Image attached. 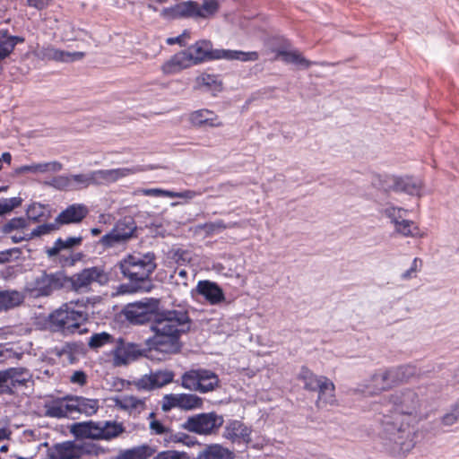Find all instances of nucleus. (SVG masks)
Here are the masks:
<instances>
[{
	"mask_svg": "<svg viewBox=\"0 0 459 459\" xmlns=\"http://www.w3.org/2000/svg\"><path fill=\"white\" fill-rule=\"evenodd\" d=\"M191 319L183 307L164 309L158 312L152 323L154 335L146 341L150 349L174 353L179 349V338L191 328Z\"/></svg>",
	"mask_w": 459,
	"mask_h": 459,
	"instance_id": "nucleus-1",
	"label": "nucleus"
},
{
	"mask_svg": "<svg viewBox=\"0 0 459 459\" xmlns=\"http://www.w3.org/2000/svg\"><path fill=\"white\" fill-rule=\"evenodd\" d=\"M377 420L380 424L379 438L385 449L397 456L405 455L415 446V432L412 420L383 411Z\"/></svg>",
	"mask_w": 459,
	"mask_h": 459,
	"instance_id": "nucleus-2",
	"label": "nucleus"
},
{
	"mask_svg": "<svg viewBox=\"0 0 459 459\" xmlns=\"http://www.w3.org/2000/svg\"><path fill=\"white\" fill-rule=\"evenodd\" d=\"M117 266L125 279L130 282L138 283L140 289L144 292L152 289L150 276L157 267L156 257L153 253L127 255L117 263Z\"/></svg>",
	"mask_w": 459,
	"mask_h": 459,
	"instance_id": "nucleus-3",
	"label": "nucleus"
},
{
	"mask_svg": "<svg viewBox=\"0 0 459 459\" xmlns=\"http://www.w3.org/2000/svg\"><path fill=\"white\" fill-rule=\"evenodd\" d=\"M87 320V307L82 300L65 303L49 316V322L54 330L64 334L81 333L80 328Z\"/></svg>",
	"mask_w": 459,
	"mask_h": 459,
	"instance_id": "nucleus-4",
	"label": "nucleus"
},
{
	"mask_svg": "<svg viewBox=\"0 0 459 459\" xmlns=\"http://www.w3.org/2000/svg\"><path fill=\"white\" fill-rule=\"evenodd\" d=\"M186 50L194 65L211 59L255 61L259 57L257 52L255 51L213 49L212 42L205 39L195 42Z\"/></svg>",
	"mask_w": 459,
	"mask_h": 459,
	"instance_id": "nucleus-5",
	"label": "nucleus"
},
{
	"mask_svg": "<svg viewBox=\"0 0 459 459\" xmlns=\"http://www.w3.org/2000/svg\"><path fill=\"white\" fill-rule=\"evenodd\" d=\"M143 170V169L139 166L98 169L87 173L74 174L71 180H73L74 190H81L90 186L109 185Z\"/></svg>",
	"mask_w": 459,
	"mask_h": 459,
	"instance_id": "nucleus-6",
	"label": "nucleus"
},
{
	"mask_svg": "<svg viewBox=\"0 0 459 459\" xmlns=\"http://www.w3.org/2000/svg\"><path fill=\"white\" fill-rule=\"evenodd\" d=\"M125 432L122 423L114 420L82 421L71 426V433L77 438L111 440Z\"/></svg>",
	"mask_w": 459,
	"mask_h": 459,
	"instance_id": "nucleus-7",
	"label": "nucleus"
},
{
	"mask_svg": "<svg viewBox=\"0 0 459 459\" xmlns=\"http://www.w3.org/2000/svg\"><path fill=\"white\" fill-rule=\"evenodd\" d=\"M67 281L68 278L62 272L48 273L42 271L27 282L25 291L33 298L48 297L54 291L61 290Z\"/></svg>",
	"mask_w": 459,
	"mask_h": 459,
	"instance_id": "nucleus-8",
	"label": "nucleus"
},
{
	"mask_svg": "<svg viewBox=\"0 0 459 459\" xmlns=\"http://www.w3.org/2000/svg\"><path fill=\"white\" fill-rule=\"evenodd\" d=\"M420 407L418 394L411 389H403L392 394L390 404L385 410V412L397 413L407 420L416 422Z\"/></svg>",
	"mask_w": 459,
	"mask_h": 459,
	"instance_id": "nucleus-9",
	"label": "nucleus"
},
{
	"mask_svg": "<svg viewBox=\"0 0 459 459\" xmlns=\"http://www.w3.org/2000/svg\"><path fill=\"white\" fill-rule=\"evenodd\" d=\"M218 376L205 368L190 369L182 376V386L202 394L212 392L219 385Z\"/></svg>",
	"mask_w": 459,
	"mask_h": 459,
	"instance_id": "nucleus-10",
	"label": "nucleus"
},
{
	"mask_svg": "<svg viewBox=\"0 0 459 459\" xmlns=\"http://www.w3.org/2000/svg\"><path fill=\"white\" fill-rule=\"evenodd\" d=\"M223 423V417L212 411L190 416L181 426L182 429L188 432L208 436L216 433Z\"/></svg>",
	"mask_w": 459,
	"mask_h": 459,
	"instance_id": "nucleus-11",
	"label": "nucleus"
},
{
	"mask_svg": "<svg viewBox=\"0 0 459 459\" xmlns=\"http://www.w3.org/2000/svg\"><path fill=\"white\" fill-rule=\"evenodd\" d=\"M135 229L136 226L134 220L125 218L119 221L109 233L104 235L100 238V243L108 248L114 247L130 239Z\"/></svg>",
	"mask_w": 459,
	"mask_h": 459,
	"instance_id": "nucleus-12",
	"label": "nucleus"
},
{
	"mask_svg": "<svg viewBox=\"0 0 459 459\" xmlns=\"http://www.w3.org/2000/svg\"><path fill=\"white\" fill-rule=\"evenodd\" d=\"M143 353L144 351L138 344L117 338L111 351L113 365L117 367L127 365L142 357Z\"/></svg>",
	"mask_w": 459,
	"mask_h": 459,
	"instance_id": "nucleus-13",
	"label": "nucleus"
},
{
	"mask_svg": "<svg viewBox=\"0 0 459 459\" xmlns=\"http://www.w3.org/2000/svg\"><path fill=\"white\" fill-rule=\"evenodd\" d=\"M69 281L76 291L87 290L93 282L104 285L108 281V275L98 266L85 268L80 273L72 276Z\"/></svg>",
	"mask_w": 459,
	"mask_h": 459,
	"instance_id": "nucleus-14",
	"label": "nucleus"
},
{
	"mask_svg": "<svg viewBox=\"0 0 459 459\" xmlns=\"http://www.w3.org/2000/svg\"><path fill=\"white\" fill-rule=\"evenodd\" d=\"M91 453L89 446L73 441L57 443L48 450L49 459H80L83 455Z\"/></svg>",
	"mask_w": 459,
	"mask_h": 459,
	"instance_id": "nucleus-15",
	"label": "nucleus"
},
{
	"mask_svg": "<svg viewBox=\"0 0 459 459\" xmlns=\"http://www.w3.org/2000/svg\"><path fill=\"white\" fill-rule=\"evenodd\" d=\"M388 188L396 193L420 196L423 182L420 178L413 176H392L388 178Z\"/></svg>",
	"mask_w": 459,
	"mask_h": 459,
	"instance_id": "nucleus-16",
	"label": "nucleus"
},
{
	"mask_svg": "<svg viewBox=\"0 0 459 459\" xmlns=\"http://www.w3.org/2000/svg\"><path fill=\"white\" fill-rule=\"evenodd\" d=\"M153 306L149 300L129 303L124 309L126 318L134 325H143L152 319Z\"/></svg>",
	"mask_w": 459,
	"mask_h": 459,
	"instance_id": "nucleus-17",
	"label": "nucleus"
},
{
	"mask_svg": "<svg viewBox=\"0 0 459 459\" xmlns=\"http://www.w3.org/2000/svg\"><path fill=\"white\" fill-rule=\"evenodd\" d=\"M252 429L243 421L230 420L227 421L222 437L232 443L248 444L251 441Z\"/></svg>",
	"mask_w": 459,
	"mask_h": 459,
	"instance_id": "nucleus-18",
	"label": "nucleus"
},
{
	"mask_svg": "<svg viewBox=\"0 0 459 459\" xmlns=\"http://www.w3.org/2000/svg\"><path fill=\"white\" fill-rule=\"evenodd\" d=\"M173 378L174 373L172 371L168 369L157 370L143 376L135 382V385L138 389L152 390L171 383Z\"/></svg>",
	"mask_w": 459,
	"mask_h": 459,
	"instance_id": "nucleus-19",
	"label": "nucleus"
},
{
	"mask_svg": "<svg viewBox=\"0 0 459 459\" xmlns=\"http://www.w3.org/2000/svg\"><path fill=\"white\" fill-rule=\"evenodd\" d=\"M82 241V237H69L66 239L57 238L53 247L46 249V254L48 258L58 257L60 263L65 265L72 264L73 261H70L69 256L65 254H62L63 251H68L74 247L80 246Z\"/></svg>",
	"mask_w": 459,
	"mask_h": 459,
	"instance_id": "nucleus-20",
	"label": "nucleus"
},
{
	"mask_svg": "<svg viewBox=\"0 0 459 459\" xmlns=\"http://www.w3.org/2000/svg\"><path fill=\"white\" fill-rule=\"evenodd\" d=\"M198 3L195 1H185L171 7L164 8L161 15L165 18H198Z\"/></svg>",
	"mask_w": 459,
	"mask_h": 459,
	"instance_id": "nucleus-21",
	"label": "nucleus"
},
{
	"mask_svg": "<svg viewBox=\"0 0 459 459\" xmlns=\"http://www.w3.org/2000/svg\"><path fill=\"white\" fill-rule=\"evenodd\" d=\"M196 290L211 305H218L225 300L222 289L215 282L210 281H200L197 283Z\"/></svg>",
	"mask_w": 459,
	"mask_h": 459,
	"instance_id": "nucleus-22",
	"label": "nucleus"
},
{
	"mask_svg": "<svg viewBox=\"0 0 459 459\" xmlns=\"http://www.w3.org/2000/svg\"><path fill=\"white\" fill-rule=\"evenodd\" d=\"M88 213L89 209L85 204H74L61 212L56 218L61 225L79 223L87 216Z\"/></svg>",
	"mask_w": 459,
	"mask_h": 459,
	"instance_id": "nucleus-23",
	"label": "nucleus"
},
{
	"mask_svg": "<svg viewBox=\"0 0 459 459\" xmlns=\"http://www.w3.org/2000/svg\"><path fill=\"white\" fill-rule=\"evenodd\" d=\"M194 65L187 55L186 50L180 51L172 56L161 66V70L165 74H174L183 69Z\"/></svg>",
	"mask_w": 459,
	"mask_h": 459,
	"instance_id": "nucleus-24",
	"label": "nucleus"
},
{
	"mask_svg": "<svg viewBox=\"0 0 459 459\" xmlns=\"http://www.w3.org/2000/svg\"><path fill=\"white\" fill-rule=\"evenodd\" d=\"M189 121L195 126H209L212 127H220L223 125L213 111L206 108L192 112L189 115Z\"/></svg>",
	"mask_w": 459,
	"mask_h": 459,
	"instance_id": "nucleus-25",
	"label": "nucleus"
},
{
	"mask_svg": "<svg viewBox=\"0 0 459 459\" xmlns=\"http://www.w3.org/2000/svg\"><path fill=\"white\" fill-rule=\"evenodd\" d=\"M63 169V165L56 160L41 163H32L30 165H24L15 169V174H45V173H56Z\"/></svg>",
	"mask_w": 459,
	"mask_h": 459,
	"instance_id": "nucleus-26",
	"label": "nucleus"
},
{
	"mask_svg": "<svg viewBox=\"0 0 459 459\" xmlns=\"http://www.w3.org/2000/svg\"><path fill=\"white\" fill-rule=\"evenodd\" d=\"M234 452L221 444H211L200 451L195 459H234Z\"/></svg>",
	"mask_w": 459,
	"mask_h": 459,
	"instance_id": "nucleus-27",
	"label": "nucleus"
},
{
	"mask_svg": "<svg viewBox=\"0 0 459 459\" xmlns=\"http://www.w3.org/2000/svg\"><path fill=\"white\" fill-rule=\"evenodd\" d=\"M115 404L119 409L129 412L130 414H139L145 410V399L138 398L134 395L125 394L115 400Z\"/></svg>",
	"mask_w": 459,
	"mask_h": 459,
	"instance_id": "nucleus-28",
	"label": "nucleus"
},
{
	"mask_svg": "<svg viewBox=\"0 0 459 459\" xmlns=\"http://www.w3.org/2000/svg\"><path fill=\"white\" fill-rule=\"evenodd\" d=\"M42 55L47 59L66 63L80 60L84 56L83 52H68L52 47L44 48Z\"/></svg>",
	"mask_w": 459,
	"mask_h": 459,
	"instance_id": "nucleus-29",
	"label": "nucleus"
},
{
	"mask_svg": "<svg viewBox=\"0 0 459 459\" xmlns=\"http://www.w3.org/2000/svg\"><path fill=\"white\" fill-rule=\"evenodd\" d=\"M73 412V403L71 397L54 401L47 406V415L54 418L67 417Z\"/></svg>",
	"mask_w": 459,
	"mask_h": 459,
	"instance_id": "nucleus-30",
	"label": "nucleus"
},
{
	"mask_svg": "<svg viewBox=\"0 0 459 459\" xmlns=\"http://www.w3.org/2000/svg\"><path fill=\"white\" fill-rule=\"evenodd\" d=\"M25 299L23 293L15 290H0V312L21 305Z\"/></svg>",
	"mask_w": 459,
	"mask_h": 459,
	"instance_id": "nucleus-31",
	"label": "nucleus"
},
{
	"mask_svg": "<svg viewBox=\"0 0 459 459\" xmlns=\"http://www.w3.org/2000/svg\"><path fill=\"white\" fill-rule=\"evenodd\" d=\"M71 399L74 412L77 411L91 416L95 414L99 409L97 399H89L82 396H73Z\"/></svg>",
	"mask_w": 459,
	"mask_h": 459,
	"instance_id": "nucleus-32",
	"label": "nucleus"
},
{
	"mask_svg": "<svg viewBox=\"0 0 459 459\" xmlns=\"http://www.w3.org/2000/svg\"><path fill=\"white\" fill-rule=\"evenodd\" d=\"M316 391L318 392V398L316 403L318 408L327 404H334V385L330 379L326 377Z\"/></svg>",
	"mask_w": 459,
	"mask_h": 459,
	"instance_id": "nucleus-33",
	"label": "nucleus"
},
{
	"mask_svg": "<svg viewBox=\"0 0 459 459\" xmlns=\"http://www.w3.org/2000/svg\"><path fill=\"white\" fill-rule=\"evenodd\" d=\"M155 450L148 445H141L130 449L122 450L116 459H148Z\"/></svg>",
	"mask_w": 459,
	"mask_h": 459,
	"instance_id": "nucleus-34",
	"label": "nucleus"
},
{
	"mask_svg": "<svg viewBox=\"0 0 459 459\" xmlns=\"http://www.w3.org/2000/svg\"><path fill=\"white\" fill-rule=\"evenodd\" d=\"M277 57H281L287 64H293L300 68H308L311 65V62L307 60L297 49H279Z\"/></svg>",
	"mask_w": 459,
	"mask_h": 459,
	"instance_id": "nucleus-35",
	"label": "nucleus"
},
{
	"mask_svg": "<svg viewBox=\"0 0 459 459\" xmlns=\"http://www.w3.org/2000/svg\"><path fill=\"white\" fill-rule=\"evenodd\" d=\"M299 379L303 382L304 388L308 391H316L320 386L321 383L326 378L324 376H316L315 375L309 368L307 367H302L299 373Z\"/></svg>",
	"mask_w": 459,
	"mask_h": 459,
	"instance_id": "nucleus-36",
	"label": "nucleus"
},
{
	"mask_svg": "<svg viewBox=\"0 0 459 459\" xmlns=\"http://www.w3.org/2000/svg\"><path fill=\"white\" fill-rule=\"evenodd\" d=\"M22 41V38L11 36L6 31L0 30V59L8 56L16 44Z\"/></svg>",
	"mask_w": 459,
	"mask_h": 459,
	"instance_id": "nucleus-37",
	"label": "nucleus"
},
{
	"mask_svg": "<svg viewBox=\"0 0 459 459\" xmlns=\"http://www.w3.org/2000/svg\"><path fill=\"white\" fill-rule=\"evenodd\" d=\"M117 339L107 332L93 333L88 341V346L92 350H98L106 345H115Z\"/></svg>",
	"mask_w": 459,
	"mask_h": 459,
	"instance_id": "nucleus-38",
	"label": "nucleus"
},
{
	"mask_svg": "<svg viewBox=\"0 0 459 459\" xmlns=\"http://www.w3.org/2000/svg\"><path fill=\"white\" fill-rule=\"evenodd\" d=\"M178 398L176 401L178 404V408L184 410H193L200 408L203 404V400L196 394H177Z\"/></svg>",
	"mask_w": 459,
	"mask_h": 459,
	"instance_id": "nucleus-39",
	"label": "nucleus"
},
{
	"mask_svg": "<svg viewBox=\"0 0 459 459\" xmlns=\"http://www.w3.org/2000/svg\"><path fill=\"white\" fill-rule=\"evenodd\" d=\"M221 0H204L202 4H198L197 17L207 19L213 16L219 10Z\"/></svg>",
	"mask_w": 459,
	"mask_h": 459,
	"instance_id": "nucleus-40",
	"label": "nucleus"
},
{
	"mask_svg": "<svg viewBox=\"0 0 459 459\" xmlns=\"http://www.w3.org/2000/svg\"><path fill=\"white\" fill-rule=\"evenodd\" d=\"M395 230L405 237L419 236V229L413 221L408 220H394Z\"/></svg>",
	"mask_w": 459,
	"mask_h": 459,
	"instance_id": "nucleus-41",
	"label": "nucleus"
},
{
	"mask_svg": "<svg viewBox=\"0 0 459 459\" xmlns=\"http://www.w3.org/2000/svg\"><path fill=\"white\" fill-rule=\"evenodd\" d=\"M371 384H372L374 390L370 391V393H377V392H380V391H384V390L391 388L387 382V378H386L384 369H380V370L377 371L372 376Z\"/></svg>",
	"mask_w": 459,
	"mask_h": 459,
	"instance_id": "nucleus-42",
	"label": "nucleus"
},
{
	"mask_svg": "<svg viewBox=\"0 0 459 459\" xmlns=\"http://www.w3.org/2000/svg\"><path fill=\"white\" fill-rule=\"evenodd\" d=\"M399 384L409 381L417 374L416 368L411 365L394 367Z\"/></svg>",
	"mask_w": 459,
	"mask_h": 459,
	"instance_id": "nucleus-43",
	"label": "nucleus"
},
{
	"mask_svg": "<svg viewBox=\"0 0 459 459\" xmlns=\"http://www.w3.org/2000/svg\"><path fill=\"white\" fill-rule=\"evenodd\" d=\"M199 82L213 91H221V82L213 74H203L198 78Z\"/></svg>",
	"mask_w": 459,
	"mask_h": 459,
	"instance_id": "nucleus-44",
	"label": "nucleus"
},
{
	"mask_svg": "<svg viewBox=\"0 0 459 459\" xmlns=\"http://www.w3.org/2000/svg\"><path fill=\"white\" fill-rule=\"evenodd\" d=\"M27 222L24 218H13L3 227V232L5 234H12L15 230H23L26 228Z\"/></svg>",
	"mask_w": 459,
	"mask_h": 459,
	"instance_id": "nucleus-45",
	"label": "nucleus"
},
{
	"mask_svg": "<svg viewBox=\"0 0 459 459\" xmlns=\"http://www.w3.org/2000/svg\"><path fill=\"white\" fill-rule=\"evenodd\" d=\"M46 207L40 204L34 203L27 209V216L29 220L39 221L45 217Z\"/></svg>",
	"mask_w": 459,
	"mask_h": 459,
	"instance_id": "nucleus-46",
	"label": "nucleus"
},
{
	"mask_svg": "<svg viewBox=\"0 0 459 459\" xmlns=\"http://www.w3.org/2000/svg\"><path fill=\"white\" fill-rule=\"evenodd\" d=\"M60 226H61L60 222H58L57 218H56L54 222L46 223V224L38 226L35 230H33L30 232V237L34 238V237H39L42 235L48 234L52 231L58 230Z\"/></svg>",
	"mask_w": 459,
	"mask_h": 459,
	"instance_id": "nucleus-47",
	"label": "nucleus"
},
{
	"mask_svg": "<svg viewBox=\"0 0 459 459\" xmlns=\"http://www.w3.org/2000/svg\"><path fill=\"white\" fill-rule=\"evenodd\" d=\"M21 203L22 199L20 197L0 199V215L7 213L20 206Z\"/></svg>",
	"mask_w": 459,
	"mask_h": 459,
	"instance_id": "nucleus-48",
	"label": "nucleus"
},
{
	"mask_svg": "<svg viewBox=\"0 0 459 459\" xmlns=\"http://www.w3.org/2000/svg\"><path fill=\"white\" fill-rule=\"evenodd\" d=\"M70 176H58L53 179L52 186L59 190H74L73 180Z\"/></svg>",
	"mask_w": 459,
	"mask_h": 459,
	"instance_id": "nucleus-49",
	"label": "nucleus"
},
{
	"mask_svg": "<svg viewBox=\"0 0 459 459\" xmlns=\"http://www.w3.org/2000/svg\"><path fill=\"white\" fill-rule=\"evenodd\" d=\"M421 267L422 260L418 257L414 258L410 268L402 273L401 279L407 281L415 278Z\"/></svg>",
	"mask_w": 459,
	"mask_h": 459,
	"instance_id": "nucleus-50",
	"label": "nucleus"
},
{
	"mask_svg": "<svg viewBox=\"0 0 459 459\" xmlns=\"http://www.w3.org/2000/svg\"><path fill=\"white\" fill-rule=\"evenodd\" d=\"M154 417H155L154 412H151L149 414V419L151 420L149 427H150L152 433L156 434V435H161V434L168 435L169 432V429L168 428H166L160 421L155 420Z\"/></svg>",
	"mask_w": 459,
	"mask_h": 459,
	"instance_id": "nucleus-51",
	"label": "nucleus"
},
{
	"mask_svg": "<svg viewBox=\"0 0 459 459\" xmlns=\"http://www.w3.org/2000/svg\"><path fill=\"white\" fill-rule=\"evenodd\" d=\"M459 420V413H457L456 407L453 405L451 410L444 414L441 418V424L446 427H450Z\"/></svg>",
	"mask_w": 459,
	"mask_h": 459,
	"instance_id": "nucleus-52",
	"label": "nucleus"
},
{
	"mask_svg": "<svg viewBox=\"0 0 459 459\" xmlns=\"http://www.w3.org/2000/svg\"><path fill=\"white\" fill-rule=\"evenodd\" d=\"M204 230L207 233L212 234L215 232H221L227 228L222 221H216L213 222H208L200 227Z\"/></svg>",
	"mask_w": 459,
	"mask_h": 459,
	"instance_id": "nucleus-53",
	"label": "nucleus"
},
{
	"mask_svg": "<svg viewBox=\"0 0 459 459\" xmlns=\"http://www.w3.org/2000/svg\"><path fill=\"white\" fill-rule=\"evenodd\" d=\"M186 457L185 453L175 450H168L159 453L153 459H182Z\"/></svg>",
	"mask_w": 459,
	"mask_h": 459,
	"instance_id": "nucleus-54",
	"label": "nucleus"
},
{
	"mask_svg": "<svg viewBox=\"0 0 459 459\" xmlns=\"http://www.w3.org/2000/svg\"><path fill=\"white\" fill-rule=\"evenodd\" d=\"M176 398H178L177 394H170L164 396L163 403H162V410L164 411H169L174 407H178V404L176 401Z\"/></svg>",
	"mask_w": 459,
	"mask_h": 459,
	"instance_id": "nucleus-55",
	"label": "nucleus"
},
{
	"mask_svg": "<svg viewBox=\"0 0 459 459\" xmlns=\"http://www.w3.org/2000/svg\"><path fill=\"white\" fill-rule=\"evenodd\" d=\"M70 381L73 384L83 386L87 383V375L82 370H76L71 375Z\"/></svg>",
	"mask_w": 459,
	"mask_h": 459,
	"instance_id": "nucleus-56",
	"label": "nucleus"
},
{
	"mask_svg": "<svg viewBox=\"0 0 459 459\" xmlns=\"http://www.w3.org/2000/svg\"><path fill=\"white\" fill-rule=\"evenodd\" d=\"M131 284H121L117 288L118 294H126V293H134L138 291H143L140 289V285L135 282H130Z\"/></svg>",
	"mask_w": 459,
	"mask_h": 459,
	"instance_id": "nucleus-57",
	"label": "nucleus"
},
{
	"mask_svg": "<svg viewBox=\"0 0 459 459\" xmlns=\"http://www.w3.org/2000/svg\"><path fill=\"white\" fill-rule=\"evenodd\" d=\"M169 197H178V198H185V199H193L201 195L199 192H195L194 190H186L183 192H172L169 194Z\"/></svg>",
	"mask_w": 459,
	"mask_h": 459,
	"instance_id": "nucleus-58",
	"label": "nucleus"
},
{
	"mask_svg": "<svg viewBox=\"0 0 459 459\" xmlns=\"http://www.w3.org/2000/svg\"><path fill=\"white\" fill-rule=\"evenodd\" d=\"M142 193L147 196H167L169 197L170 191L160 188H148L142 190Z\"/></svg>",
	"mask_w": 459,
	"mask_h": 459,
	"instance_id": "nucleus-59",
	"label": "nucleus"
},
{
	"mask_svg": "<svg viewBox=\"0 0 459 459\" xmlns=\"http://www.w3.org/2000/svg\"><path fill=\"white\" fill-rule=\"evenodd\" d=\"M384 371L386 376L387 382H388L390 387H393L394 385L399 384L395 368H390L387 369H384Z\"/></svg>",
	"mask_w": 459,
	"mask_h": 459,
	"instance_id": "nucleus-60",
	"label": "nucleus"
},
{
	"mask_svg": "<svg viewBox=\"0 0 459 459\" xmlns=\"http://www.w3.org/2000/svg\"><path fill=\"white\" fill-rule=\"evenodd\" d=\"M9 235H10V238L12 239V241L13 243H19V242H22L23 240H27V239L32 238V237H30V234H26V233H24L22 231V230H15L13 233L9 234Z\"/></svg>",
	"mask_w": 459,
	"mask_h": 459,
	"instance_id": "nucleus-61",
	"label": "nucleus"
},
{
	"mask_svg": "<svg viewBox=\"0 0 459 459\" xmlns=\"http://www.w3.org/2000/svg\"><path fill=\"white\" fill-rule=\"evenodd\" d=\"M19 250L17 248L6 249L4 251H0V264L8 263L11 260L13 254H18Z\"/></svg>",
	"mask_w": 459,
	"mask_h": 459,
	"instance_id": "nucleus-62",
	"label": "nucleus"
},
{
	"mask_svg": "<svg viewBox=\"0 0 459 459\" xmlns=\"http://www.w3.org/2000/svg\"><path fill=\"white\" fill-rule=\"evenodd\" d=\"M401 209L400 208H396V207H388L385 210V214L390 218L392 220V221L394 223V220H398L402 218V216L400 215V212H401Z\"/></svg>",
	"mask_w": 459,
	"mask_h": 459,
	"instance_id": "nucleus-63",
	"label": "nucleus"
},
{
	"mask_svg": "<svg viewBox=\"0 0 459 459\" xmlns=\"http://www.w3.org/2000/svg\"><path fill=\"white\" fill-rule=\"evenodd\" d=\"M170 441L173 442H185L186 435L183 433L172 434L170 431L167 435Z\"/></svg>",
	"mask_w": 459,
	"mask_h": 459,
	"instance_id": "nucleus-64",
	"label": "nucleus"
}]
</instances>
